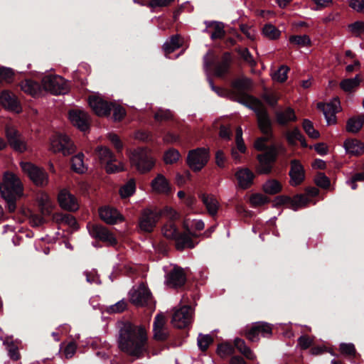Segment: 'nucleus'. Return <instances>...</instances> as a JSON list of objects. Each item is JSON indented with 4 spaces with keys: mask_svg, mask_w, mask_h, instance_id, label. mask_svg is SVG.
Instances as JSON below:
<instances>
[{
    "mask_svg": "<svg viewBox=\"0 0 364 364\" xmlns=\"http://www.w3.org/2000/svg\"><path fill=\"white\" fill-rule=\"evenodd\" d=\"M116 327L119 348L131 356L140 358L146 351L148 337L145 327L127 319L118 321Z\"/></svg>",
    "mask_w": 364,
    "mask_h": 364,
    "instance_id": "obj_1",
    "label": "nucleus"
},
{
    "mask_svg": "<svg viewBox=\"0 0 364 364\" xmlns=\"http://www.w3.org/2000/svg\"><path fill=\"white\" fill-rule=\"evenodd\" d=\"M252 87V80L246 77L235 80L232 82V94L236 100L249 107L256 114L258 127H262L264 131L269 127V115L264 107L262 102L248 92Z\"/></svg>",
    "mask_w": 364,
    "mask_h": 364,
    "instance_id": "obj_2",
    "label": "nucleus"
},
{
    "mask_svg": "<svg viewBox=\"0 0 364 364\" xmlns=\"http://www.w3.org/2000/svg\"><path fill=\"white\" fill-rule=\"evenodd\" d=\"M264 136L257 139L254 146L255 149L264 153L257 156L259 161V173L262 174H269L272 172L273 166L277 161L279 150L276 144L268 146L267 143L274 139V133L272 120L269 119V127L267 130L262 129V127H258Z\"/></svg>",
    "mask_w": 364,
    "mask_h": 364,
    "instance_id": "obj_3",
    "label": "nucleus"
},
{
    "mask_svg": "<svg viewBox=\"0 0 364 364\" xmlns=\"http://www.w3.org/2000/svg\"><path fill=\"white\" fill-rule=\"evenodd\" d=\"M20 87L21 90L33 97L39 96L43 89L55 95L65 94L69 90L65 79L60 76L45 77L41 85L33 80L26 79L21 82Z\"/></svg>",
    "mask_w": 364,
    "mask_h": 364,
    "instance_id": "obj_4",
    "label": "nucleus"
},
{
    "mask_svg": "<svg viewBox=\"0 0 364 364\" xmlns=\"http://www.w3.org/2000/svg\"><path fill=\"white\" fill-rule=\"evenodd\" d=\"M23 191V184L20 178L12 172L6 171L3 176V182L0 183V193L10 213L16 211V200L22 196Z\"/></svg>",
    "mask_w": 364,
    "mask_h": 364,
    "instance_id": "obj_5",
    "label": "nucleus"
},
{
    "mask_svg": "<svg viewBox=\"0 0 364 364\" xmlns=\"http://www.w3.org/2000/svg\"><path fill=\"white\" fill-rule=\"evenodd\" d=\"M186 232H181L173 223L165 224L162 228L164 236L173 240L176 243V248L182 251L186 248H193L198 242H195L192 237L197 238L198 235L191 231L188 226H185Z\"/></svg>",
    "mask_w": 364,
    "mask_h": 364,
    "instance_id": "obj_6",
    "label": "nucleus"
},
{
    "mask_svg": "<svg viewBox=\"0 0 364 364\" xmlns=\"http://www.w3.org/2000/svg\"><path fill=\"white\" fill-rule=\"evenodd\" d=\"M235 348L250 360H254L256 358V355L250 348L246 345L245 341L240 338L235 339L234 344L230 343H222L218 344L217 353L220 357H226L233 354Z\"/></svg>",
    "mask_w": 364,
    "mask_h": 364,
    "instance_id": "obj_7",
    "label": "nucleus"
},
{
    "mask_svg": "<svg viewBox=\"0 0 364 364\" xmlns=\"http://www.w3.org/2000/svg\"><path fill=\"white\" fill-rule=\"evenodd\" d=\"M21 168L32 183L38 188H45L49 183V176L45 168L31 162H21Z\"/></svg>",
    "mask_w": 364,
    "mask_h": 364,
    "instance_id": "obj_8",
    "label": "nucleus"
},
{
    "mask_svg": "<svg viewBox=\"0 0 364 364\" xmlns=\"http://www.w3.org/2000/svg\"><path fill=\"white\" fill-rule=\"evenodd\" d=\"M273 325L265 321H257L247 326L243 329V335L250 342L259 341V335L264 338H269L272 335Z\"/></svg>",
    "mask_w": 364,
    "mask_h": 364,
    "instance_id": "obj_9",
    "label": "nucleus"
},
{
    "mask_svg": "<svg viewBox=\"0 0 364 364\" xmlns=\"http://www.w3.org/2000/svg\"><path fill=\"white\" fill-rule=\"evenodd\" d=\"M209 151L205 148H197L189 151L186 162L194 172L200 171L209 160Z\"/></svg>",
    "mask_w": 364,
    "mask_h": 364,
    "instance_id": "obj_10",
    "label": "nucleus"
},
{
    "mask_svg": "<svg viewBox=\"0 0 364 364\" xmlns=\"http://www.w3.org/2000/svg\"><path fill=\"white\" fill-rule=\"evenodd\" d=\"M50 149L54 153H62L64 156H68L75 152V146L68 135L58 134L51 140Z\"/></svg>",
    "mask_w": 364,
    "mask_h": 364,
    "instance_id": "obj_11",
    "label": "nucleus"
},
{
    "mask_svg": "<svg viewBox=\"0 0 364 364\" xmlns=\"http://www.w3.org/2000/svg\"><path fill=\"white\" fill-rule=\"evenodd\" d=\"M132 162L141 173L150 171L155 164L153 158L146 149L140 148L134 150L132 156Z\"/></svg>",
    "mask_w": 364,
    "mask_h": 364,
    "instance_id": "obj_12",
    "label": "nucleus"
},
{
    "mask_svg": "<svg viewBox=\"0 0 364 364\" xmlns=\"http://www.w3.org/2000/svg\"><path fill=\"white\" fill-rule=\"evenodd\" d=\"M161 216V213L155 210L149 208L143 209L139 219L140 230L148 233L153 232Z\"/></svg>",
    "mask_w": 364,
    "mask_h": 364,
    "instance_id": "obj_13",
    "label": "nucleus"
},
{
    "mask_svg": "<svg viewBox=\"0 0 364 364\" xmlns=\"http://www.w3.org/2000/svg\"><path fill=\"white\" fill-rule=\"evenodd\" d=\"M130 302L136 306L151 307L153 296L150 290L145 285L140 284L137 289L129 292Z\"/></svg>",
    "mask_w": 364,
    "mask_h": 364,
    "instance_id": "obj_14",
    "label": "nucleus"
},
{
    "mask_svg": "<svg viewBox=\"0 0 364 364\" xmlns=\"http://www.w3.org/2000/svg\"><path fill=\"white\" fill-rule=\"evenodd\" d=\"M90 235L98 240L107 242L111 246H116L118 241L107 228L100 224L88 223L87 225Z\"/></svg>",
    "mask_w": 364,
    "mask_h": 364,
    "instance_id": "obj_15",
    "label": "nucleus"
},
{
    "mask_svg": "<svg viewBox=\"0 0 364 364\" xmlns=\"http://www.w3.org/2000/svg\"><path fill=\"white\" fill-rule=\"evenodd\" d=\"M5 135L8 144L15 151L23 153L27 150V144L23 136L12 126L6 125Z\"/></svg>",
    "mask_w": 364,
    "mask_h": 364,
    "instance_id": "obj_16",
    "label": "nucleus"
},
{
    "mask_svg": "<svg viewBox=\"0 0 364 364\" xmlns=\"http://www.w3.org/2000/svg\"><path fill=\"white\" fill-rule=\"evenodd\" d=\"M95 155L102 165H105L108 173H114L120 171L118 166L114 164L116 158L113 152L107 147L100 146L95 150Z\"/></svg>",
    "mask_w": 364,
    "mask_h": 364,
    "instance_id": "obj_17",
    "label": "nucleus"
},
{
    "mask_svg": "<svg viewBox=\"0 0 364 364\" xmlns=\"http://www.w3.org/2000/svg\"><path fill=\"white\" fill-rule=\"evenodd\" d=\"M204 65L206 68L214 67L215 74L217 77H224L229 72L232 63V56L230 53H223L221 61L215 63L213 60L208 58V55L204 56Z\"/></svg>",
    "mask_w": 364,
    "mask_h": 364,
    "instance_id": "obj_18",
    "label": "nucleus"
},
{
    "mask_svg": "<svg viewBox=\"0 0 364 364\" xmlns=\"http://www.w3.org/2000/svg\"><path fill=\"white\" fill-rule=\"evenodd\" d=\"M193 309L189 305H184L173 315L172 323L178 328H186L192 321Z\"/></svg>",
    "mask_w": 364,
    "mask_h": 364,
    "instance_id": "obj_19",
    "label": "nucleus"
},
{
    "mask_svg": "<svg viewBox=\"0 0 364 364\" xmlns=\"http://www.w3.org/2000/svg\"><path fill=\"white\" fill-rule=\"evenodd\" d=\"M341 102L338 97H334L329 103L318 102L317 108L322 111L328 124L336 123V114L340 111Z\"/></svg>",
    "mask_w": 364,
    "mask_h": 364,
    "instance_id": "obj_20",
    "label": "nucleus"
},
{
    "mask_svg": "<svg viewBox=\"0 0 364 364\" xmlns=\"http://www.w3.org/2000/svg\"><path fill=\"white\" fill-rule=\"evenodd\" d=\"M166 283L168 287L173 289H181L184 287L187 278L183 269L176 266L167 273Z\"/></svg>",
    "mask_w": 364,
    "mask_h": 364,
    "instance_id": "obj_21",
    "label": "nucleus"
},
{
    "mask_svg": "<svg viewBox=\"0 0 364 364\" xmlns=\"http://www.w3.org/2000/svg\"><path fill=\"white\" fill-rule=\"evenodd\" d=\"M72 124L81 132H85L90 128V117L87 112L80 109H72L68 113Z\"/></svg>",
    "mask_w": 364,
    "mask_h": 364,
    "instance_id": "obj_22",
    "label": "nucleus"
},
{
    "mask_svg": "<svg viewBox=\"0 0 364 364\" xmlns=\"http://www.w3.org/2000/svg\"><path fill=\"white\" fill-rule=\"evenodd\" d=\"M291 167L289 172L290 184L292 186L301 185L306 178V173L304 166L297 159H293L290 163Z\"/></svg>",
    "mask_w": 364,
    "mask_h": 364,
    "instance_id": "obj_23",
    "label": "nucleus"
},
{
    "mask_svg": "<svg viewBox=\"0 0 364 364\" xmlns=\"http://www.w3.org/2000/svg\"><path fill=\"white\" fill-rule=\"evenodd\" d=\"M100 219L108 225H115L124 220V216L117 209L110 206H103L99 209Z\"/></svg>",
    "mask_w": 364,
    "mask_h": 364,
    "instance_id": "obj_24",
    "label": "nucleus"
},
{
    "mask_svg": "<svg viewBox=\"0 0 364 364\" xmlns=\"http://www.w3.org/2000/svg\"><path fill=\"white\" fill-rule=\"evenodd\" d=\"M112 103L104 99L93 96L89 99V105L93 112L100 117H107L112 111Z\"/></svg>",
    "mask_w": 364,
    "mask_h": 364,
    "instance_id": "obj_25",
    "label": "nucleus"
},
{
    "mask_svg": "<svg viewBox=\"0 0 364 364\" xmlns=\"http://www.w3.org/2000/svg\"><path fill=\"white\" fill-rule=\"evenodd\" d=\"M58 201L61 208L69 212H75L79 208L76 198L66 189L59 192Z\"/></svg>",
    "mask_w": 364,
    "mask_h": 364,
    "instance_id": "obj_26",
    "label": "nucleus"
},
{
    "mask_svg": "<svg viewBox=\"0 0 364 364\" xmlns=\"http://www.w3.org/2000/svg\"><path fill=\"white\" fill-rule=\"evenodd\" d=\"M277 205H282L289 204L294 210L299 207L306 206L309 199L304 194H296L293 198L288 196H278L276 197Z\"/></svg>",
    "mask_w": 364,
    "mask_h": 364,
    "instance_id": "obj_27",
    "label": "nucleus"
},
{
    "mask_svg": "<svg viewBox=\"0 0 364 364\" xmlns=\"http://www.w3.org/2000/svg\"><path fill=\"white\" fill-rule=\"evenodd\" d=\"M151 186L157 193L168 196L172 192V187L169 181L161 173H158L151 181Z\"/></svg>",
    "mask_w": 364,
    "mask_h": 364,
    "instance_id": "obj_28",
    "label": "nucleus"
},
{
    "mask_svg": "<svg viewBox=\"0 0 364 364\" xmlns=\"http://www.w3.org/2000/svg\"><path fill=\"white\" fill-rule=\"evenodd\" d=\"M164 316L157 314L153 323L154 338L156 341H164L168 338V334L164 328Z\"/></svg>",
    "mask_w": 364,
    "mask_h": 364,
    "instance_id": "obj_29",
    "label": "nucleus"
},
{
    "mask_svg": "<svg viewBox=\"0 0 364 364\" xmlns=\"http://www.w3.org/2000/svg\"><path fill=\"white\" fill-rule=\"evenodd\" d=\"M0 104L11 111H16L20 107L17 97L8 90H4L0 93Z\"/></svg>",
    "mask_w": 364,
    "mask_h": 364,
    "instance_id": "obj_30",
    "label": "nucleus"
},
{
    "mask_svg": "<svg viewBox=\"0 0 364 364\" xmlns=\"http://www.w3.org/2000/svg\"><path fill=\"white\" fill-rule=\"evenodd\" d=\"M276 121L280 126H287L289 122H296L297 117L291 107H287L284 111L275 112Z\"/></svg>",
    "mask_w": 364,
    "mask_h": 364,
    "instance_id": "obj_31",
    "label": "nucleus"
},
{
    "mask_svg": "<svg viewBox=\"0 0 364 364\" xmlns=\"http://www.w3.org/2000/svg\"><path fill=\"white\" fill-rule=\"evenodd\" d=\"M236 178L239 186L242 189H247L253 183L255 175L249 168H242L236 173Z\"/></svg>",
    "mask_w": 364,
    "mask_h": 364,
    "instance_id": "obj_32",
    "label": "nucleus"
},
{
    "mask_svg": "<svg viewBox=\"0 0 364 364\" xmlns=\"http://www.w3.org/2000/svg\"><path fill=\"white\" fill-rule=\"evenodd\" d=\"M344 147L348 154L354 156H360L364 152V144L356 139H346Z\"/></svg>",
    "mask_w": 364,
    "mask_h": 364,
    "instance_id": "obj_33",
    "label": "nucleus"
},
{
    "mask_svg": "<svg viewBox=\"0 0 364 364\" xmlns=\"http://www.w3.org/2000/svg\"><path fill=\"white\" fill-rule=\"evenodd\" d=\"M286 139L290 146H296L298 141L302 147H308L306 139L298 127H294L291 131L287 132Z\"/></svg>",
    "mask_w": 364,
    "mask_h": 364,
    "instance_id": "obj_34",
    "label": "nucleus"
},
{
    "mask_svg": "<svg viewBox=\"0 0 364 364\" xmlns=\"http://www.w3.org/2000/svg\"><path fill=\"white\" fill-rule=\"evenodd\" d=\"M84 154L80 152L71 158L70 168L73 171L78 174H83L87 171V167L84 163Z\"/></svg>",
    "mask_w": 364,
    "mask_h": 364,
    "instance_id": "obj_35",
    "label": "nucleus"
},
{
    "mask_svg": "<svg viewBox=\"0 0 364 364\" xmlns=\"http://www.w3.org/2000/svg\"><path fill=\"white\" fill-rule=\"evenodd\" d=\"M52 218L57 223H65L74 229H77L79 227L76 218L70 214L55 213Z\"/></svg>",
    "mask_w": 364,
    "mask_h": 364,
    "instance_id": "obj_36",
    "label": "nucleus"
},
{
    "mask_svg": "<svg viewBox=\"0 0 364 364\" xmlns=\"http://www.w3.org/2000/svg\"><path fill=\"white\" fill-rule=\"evenodd\" d=\"M207 28H213V31L210 34V38L212 40L222 39L225 36V31L224 30V25L221 22L218 21H210L205 22Z\"/></svg>",
    "mask_w": 364,
    "mask_h": 364,
    "instance_id": "obj_37",
    "label": "nucleus"
},
{
    "mask_svg": "<svg viewBox=\"0 0 364 364\" xmlns=\"http://www.w3.org/2000/svg\"><path fill=\"white\" fill-rule=\"evenodd\" d=\"M361 79L359 75H356L353 78L343 79L340 82V87L346 92H351L354 89L359 87Z\"/></svg>",
    "mask_w": 364,
    "mask_h": 364,
    "instance_id": "obj_38",
    "label": "nucleus"
},
{
    "mask_svg": "<svg viewBox=\"0 0 364 364\" xmlns=\"http://www.w3.org/2000/svg\"><path fill=\"white\" fill-rule=\"evenodd\" d=\"M262 189L267 194L275 195L282 191V186L277 179H269L264 183Z\"/></svg>",
    "mask_w": 364,
    "mask_h": 364,
    "instance_id": "obj_39",
    "label": "nucleus"
},
{
    "mask_svg": "<svg viewBox=\"0 0 364 364\" xmlns=\"http://www.w3.org/2000/svg\"><path fill=\"white\" fill-rule=\"evenodd\" d=\"M201 200L205 205L208 212L210 215L214 216L217 214L218 210V201L213 196L203 194L201 196Z\"/></svg>",
    "mask_w": 364,
    "mask_h": 364,
    "instance_id": "obj_40",
    "label": "nucleus"
},
{
    "mask_svg": "<svg viewBox=\"0 0 364 364\" xmlns=\"http://www.w3.org/2000/svg\"><path fill=\"white\" fill-rule=\"evenodd\" d=\"M181 37L178 35H173L170 38V41L166 42L163 48L166 55L170 54L181 46Z\"/></svg>",
    "mask_w": 364,
    "mask_h": 364,
    "instance_id": "obj_41",
    "label": "nucleus"
},
{
    "mask_svg": "<svg viewBox=\"0 0 364 364\" xmlns=\"http://www.w3.org/2000/svg\"><path fill=\"white\" fill-rule=\"evenodd\" d=\"M136 191V182L134 178L129 179L119 189V195L122 198H127L132 196Z\"/></svg>",
    "mask_w": 364,
    "mask_h": 364,
    "instance_id": "obj_42",
    "label": "nucleus"
},
{
    "mask_svg": "<svg viewBox=\"0 0 364 364\" xmlns=\"http://www.w3.org/2000/svg\"><path fill=\"white\" fill-rule=\"evenodd\" d=\"M289 43L293 46L304 47L311 45V41L308 35H291L289 37Z\"/></svg>",
    "mask_w": 364,
    "mask_h": 364,
    "instance_id": "obj_43",
    "label": "nucleus"
},
{
    "mask_svg": "<svg viewBox=\"0 0 364 364\" xmlns=\"http://www.w3.org/2000/svg\"><path fill=\"white\" fill-rule=\"evenodd\" d=\"M236 52L238 53L240 58L251 68H254L257 66V62L254 59L252 55L247 48H236Z\"/></svg>",
    "mask_w": 364,
    "mask_h": 364,
    "instance_id": "obj_44",
    "label": "nucleus"
},
{
    "mask_svg": "<svg viewBox=\"0 0 364 364\" xmlns=\"http://www.w3.org/2000/svg\"><path fill=\"white\" fill-rule=\"evenodd\" d=\"M364 120L360 117H351L347 121L346 130L348 132L357 133L363 125Z\"/></svg>",
    "mask_w": 364,
    "mask_h": 364,
    "instance_id": "obj_45",
    "label": "nucleus"
},
{
    "mask_svg": "<svg viewBox=\"0 0 364 364\" xmlns=\"http://www.w3.org/2000/svg\"><path fill=\"white\" fill-rule=\"evenodd\" d=\"M262 33L271 40H276L279 38L281 32L276 26L271 23H267L262 28Z\"/></svg>",
    "mask_w": 364,
    "mask_h": 364,
    "instance_id": "obj_46",
    "label": "nucleus"
},
{
    "mask_svg": "<svg viewBox=\"0 0 364 364\" xmlns=\"http://www.w3.org/2000/svg\"><path fill=\"white\" fill-rule=\"evenodd\" d=\"M302 127L306 134L310 138L318 139L320 136L318 131L314 129L312 122L309 119H304L302 123Z\"/></svg>",
    "mask_w": 364,
    "mask_h": 364,
    "instance_id": "obj_47",
    "label": "nucleus"
},
{
    "mask_svg": "<svg viewBox=\"0 0 364 364\" xmlns=\"http://www.w3.org/2000/svg\"><path fill=\"white\" fill-rule=\"evenodd\" d=\"M181 154L179 151L176 149H169L164 154V161L166 164H172L178 161L180 159Z\"/></svg>",
    "mask_w": 364,
    "mask_h": 364,
    "instance_id": "obj_48",
    "label": "nucleus"
},
{
    "mask_svg": "<svg viewBox=\"0 0 364 364\" xmlns=\"http://www.w3.org/2000/svg\"><path fill=\"white\" fill-rule=\"evenodd\" d=\"M250 201L252 206L256 207L268 203L270 200L262 193H254L251 196Z\"/></svg>",
    "mask_w": 364,
    "mask_h": 364,
    "instance_id": "obj_49",
    "label": "nucleus"
},
{
    "mask_svg": "<svg viewBox=\"0 0 364 364\" xmlns=\"http://www.w3.org/2000/svg\"><path fill=\"white\" fill-rule=\"evenodd\" d=\"M112 110H113V119L116 122L122 121L127 114L123 107L114 102L112 103Z\"/></svg>",
    "mask_w": 364,
    "mask_h": 364,
    "instance_id": "obj_50",
    "label": "nucleus"
},
{
    "mask_svg": "<svg viewBox=\"0 0 364 364\" xmlns=\"http://www.w3.org/2000/svg\"><path fill=\"white\" fill-rule=\"evenodd\" d=\"M213 342V339L210 335L200 334L198 338V348L203 352L206 351Z\"/></svg>",
    "mask_w": 364,
    "mask_h": 364,
    "instance_id": "obj_51",
    "label": "nucleus"
},
{
    "mask_svg": "<svg viewBox=\"0 0 364 364\" xmlns=\"http://www.w3.org/2000/svg\"><path fill=\"white\" fill-rule=\"evenodd\" d=\"M14 77V72L11 68L1 67L0 68V85L2 81L11 82Z\"/></svg>",
    "mask_w": 364,
    "mask_h": 364,
    "instance_id": "obj_52",
    "label": "nucleus"
},
{
    "mask_svg": "<svg viewBox=\"0 0 364 364\" xmlns=\"http://www.w3.org/2000/svg\"><path fill=\"white\" fill-rule=\"evenodd\" d=\"M349 30L356 37L364 34V21H357L348 25Z\"/></svg>",
    "mask_w": 364,
    "mask_h": 364,
    "instance_id": "obj_53",
    "label": "nucleus"
},
{
    "mask_svg": "<svg viewBox=\"0 0 364 364\" xmlns=\"http://www.w3.org/2000/svg\"><path fill=\"white\" fill-rule=\"evenodd\" d=\"M262 97L271 107H276L278 103L279 97L274 92L265 90Z\"/></svg>",
    "mask_w": 364,
    "mask_h": 364,
    "instance_id": "obj_54",
    "label": "nucleus"
},
{
    "mask_svg": "<svg viewBox=\"0 0 364 364\" xmlns=\"http://www.w3.org/2000/svg\"><path fill=\"white\" fill-rule=\"evenodd\" d=\"M127 304L125 301L121 300L114 305L107 307L106 311L109 314L122 313L127 309Z\"/></svg>",
    "mask_w": 364,
    "mask_h": 364,
    "instance_id": "obj_55",
    "label": "nucleus"
},
{
    "mask_svg": "<svg viewBox=\"0 0 364 364\" xmlns=\"http://www.w3.org/2000/svg\"><path fill=\"white\" fill-rule=\"evenodd\" d=\"M341 353L345 355L355 356L356 350L353 343H341L339 346Z\"/></svg>",
    "mask_w": 364,
    "mask_h": 364,
    "instance_id": "obj_56",
    "label": "nucleus"
},
{
    "mask_svg": "<svg viewBox=\"0 0 364 364\" xmlns=\"http://www.w3.org/2000/svg\"><path fill=\"white\" fill-rule=\"evenodd\" d=\"M289 70V67L286 65H282L279 70L273 75V78L279 82H284L287 79V73Z\"/></svg>",
    "mask_w": 364,
    "mask_h": 364,
    "instance_id": "obj_57",
    "label": "nucleus"
},
{
    "mask_svg": "<svg viewBox=\"0 0 364 364\" xmlns=\"http://www.w3.org/2000/svg\"><path fill=\"white\" fill-rule=\"evenodd\" d=\"M316 184L322 188H328L330 186V179L321 172L318 173L315 178Z\"/></svg>",
    "mask_w": 364,
    "mask_h": 364,
    "instance_id": "obj_58",
    "label": "nucleus"
},
{
    "mask_svg": "<svg viewBox=\"0 0 364 364\" xmlns=\"http://www.w3.org/2000/svg\"><path fill=\"white\" fill-rule=\"evenodd\" d=\"M134 137L136 140L149 142L151 140L152 135L150 132L146 130H138L134 134Z\"/></svg>",
    "mask_w": 364,
    "mask_h": 364,
    "instance_id": "obj_59",
    "label": "nucleus"
},
{
    "mask_svg": "<svg viewBox=\"0 0 364 364\" xmlns=\"http://www.w3.org/2000/svg\"><path fill=\"white\" fill-rule=\"evenodd\" d=\"M242 132L240 127L237 129L236 131V144L237 149L241 153H245L246 151V146L245 142L242 139Z\"/></svg>",
    "mask_w": 364,
    "mask_h": 364,
    "instance_id": "obj_60",
    "label": "nucleus"
},
{
    "mask_svg": "<svg viewBox=\"0 0 364 364\" xmlns=\"http://www.w3.org/2000/svg\"><path fill=\"white\" fill-rule=\"evenodd\" d=\"M297 342L301 349L306 350L311 346L313 340L309 336L303 335L298 338Z\"/></svg>",
    "mask_w": 364,
    "mask_h": 364,
    "instance_id": "obj_61",
    "label": "nucleus"
},
{
    "mask_svg": "<svg viewBox=\"0 0 364 364\" xmlns=\"http://www.w3.org/2000/svg\"><path fill=\"white\" fill-rule=\"evenodd\" d=\"M172 114L168 110L159 109L154 114V119L157 122H162L171 119Z\"/></svg>",
    "mask_w": 364,
    "mask_h": 364,
    "instance_id": "obj_62",
    "label": "nucleus"
},
{
    "mask_svg": "<svg viewBox=\"0 0 364 364\" xmlns=\"http://www.w3.org/2000/svg\"><path fill=\"white\" fill-rule=\"evenodd\" d=\"M174 0H150L148 6L151 9L157 7H165L170 5Z\"/></svg>",
    "mask_w": 364,
    "mask_h": 364,
    "instance_id": "obj_63",
    "label": "nucleus"
},
{
    "mask_svg": "<svg viewBox=\"0 0 364 364\" xmlns=\"http://www.w3.org/2000/svg\"><path fill=\"white\" fill-rule=\"evenodd\" d=\"M9 355L11 360L17 361L21 358L18 348L16 346L11 344L8 347Z\"/></svg>",
    "mask_w": 364,
    "mask_h": 364,
    "instance_id": "obj_64",
    "label": "nucleus"
}]
</instances>
